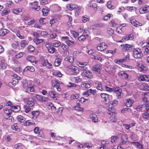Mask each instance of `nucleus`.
Instances as JSON below:
<instances>
[{
  "label": "nucleus",
  "instance_id": "1",
  "mask_svg": "<svg viewBox=\"0 0 149 149\" xmlns=\"http://www.w3.org/2000/svg\"><path fill=\"white\" fill-rule=\"evenodd\" d=\"M133 56L136 58L141 57L143 56L141 50L138 48L134 49L133 51Z\"/></svg>",
  "mask_w": 149,
  "mask_h": 149
},
{
  "label": "nucleus",
  "instance_id": "2",
  "mask_svg": "<svg viewBox=\"0 0 149 149\" xmlns=\"http://www.w3.org/2000/svg\"><path fill=\"white\" fill-rule=\"evenodd\" d=\"M81 75L84 77L91 79L93 78V76L92 72L88 70L86 71L83 72L81 73Z\"/></svg>",
  "mask_w": 149,
  "mask_h": 149
},
{
  "label": "nucleus",
  "instance_id": "3",
  "mask_svg": "<svg viewBox=\"0 0 149 149\" xmlns=\"http://www.w3.org/2000/svg\"><path fill=\"white\" fill-rule=\"evenodd\" d=\"M139 89L144 91H149V86L146 83H143L140 85Z\"/></svg>",
  "mask_w": 149,
  "mask_h": 149
},
{
  "label": "nucleus",
  "instance_id": "4",
  "mask_svg": "<svg viewBox=\"0 0 149 149\" xmlns=\"http://www.w3.org/2000/svg\"><path fill=\"white\" fill-rule=\"evenodd\" d=\"M113 89H114L113 91L117 93L118 98H121L123 95V94L122 93V89L119 87H116L115 88H113Z\"/></svg>",
  "mask_w": 149,
  "mask_h": 149
},
{
  "label": "nucleus",
  "instance_id": "5",
  "mask_svg": "<svg viewBox=\"0 0 149 149\" xmlns=\"http://www.w3.org/2000/svg\"><path fill=\"white\" fill-rule=\"evenodd\" d=\"M67 68L71 70V71L73 72L72 74L73 75H76L79 73V69L77 67L74 66H68Z\"/></svg>",
  "mask_w": 149,
  "mask_h": 149
},
{
  "label": "nucleus",
  "instance_id": "6",
  "mask_svg": "<svg viewBox=\"0 0 149 149\" xmlns=\"http://www.w3.org/2000/svg\"><path fill=\"white\" fill-rule=\"evenodd\" d=\"M52 86L55 88L58 91H60L61 90V88L60 87L59 83L55 80H52L51 81Z\"/></svg>",
  "mask_w": 149,
  "mask_h": 149
},
{
  "label": "nucleus",
  "instance_id": "7",
  "mask_svg": "<svg viewBox=\"0 0 149 149\" xmlns=\"http://www.w3.org/2000/svg\"><path fill=\"white\" fill-rule=\"evenodd\" d=\"M107 47V45L104 42H102L99 44L97 47V49L98 50L102 51L106 49Z\"/></svg>",
  "mask_w": 149,
  "mask_h": 149
},
{
  "label": "nucleus",
  "instance_id": "8",
  "mask_svg": "<svg viewBox=\"0 0 149 149\" xmlns=\"http://www.w3.org/2000/svg\"><path fill=\"white\" fill-rule=\"evenodd\" d=\"M101 97L104 99V102L106 104L109 103L110 102L109 95L107 94L102 93L100 95Z\"/></svg>",
  "mask_w": 149,
  "mask_h": 149
},
{
  "label": "nucleus",
  "instance_id": "9",
  "mask_svg": "<svg viewBox=\"0 0 149 149\" xmlns=\"http://www.w3.org/2000/svg\"><path fill=\"white\" fill-rule=\"evenodd\" d=\"M35 97L38 100L41 102H47L48 100V98L39 95H36Z\"/></svg>",
  "mask_w": 149,
  "mask_h": 149
},
{
  "label": "nucleus",
  "instance_id": "10",
  "mask_svg": "<svg viewBox=\"0 0 149 149\" xmlns=\"http://www.w3.org/2000/svg\"><path fill=\"white\" fill-rule=\"evenodd\" d=\"M132 45L128 44H125V45H122L121 46L123 48L122 49L123 51L125 52L126 51H130L132 49Z\"/></svg>",
  "mask_w": 149,
  "mask_h": 149
},
{
  "label": "nucleus",
  "instance_id": "11",
  "mask_svg": "<svg viewBox=\"0 0 149 149\" xmlns=\"http://www.w3.org/2000/svg\"><path fill=\"white\" fill-rule=\"evenodd\" d=\"M49 96H50L52 98H53L54 100H57V95L56 94V92L54 91L49 92L48 93Z\"/></svg>",
  "mask_w": 149,
  "mask_h": 149
},
{
  "label": "nucleus",
  "instance_id": "12",
  "mask_svg": "<svg viewBox=\"0 0 149 149\" xmlns=\"http://www.w3.org/2000/svg\"><path fill=\"white\" fill-rule=\"evenodd\" d=\"M145 106L144 104L142 105H138L136 106V109L137 111H145Z\"/></svg>",
  "mask_w": 149,
  "mask_h": 149
},
{
  "label": "nucleus",
  "instance_id": "13",
  "mask_svg": "<svg viewBox=\"0 0 149 149\" xmlns=\"http://www.w3.org/2000/svg\"><path fill=\"white\" fill-rule=\"evenodd\" d=\"M127 136L126 134H122L121 138L122 144L125 143L127 141Z\"/></svg>",
  "mask_w": 149,
  "mask_h": 149
},
{
  "label": "nucleus",
  "instance_id": "14",
  "mask_svg": "<svg viewBox=\"0 0 149 149\" xmlns=\"http://www.w3.org/2000/svg\"><path fill=\"white\" fill-rule=\"evenodd\" d=\"M26 88L27 89L25 91L26 92H28L29 91L33 92H35V91L33 85H31V86H30V85H29L27 86Z\"/></svg>",
  "mask_w": 149,
  "mask_h": 149
},
{
  "label": "nucleus",
  "instance_id": "15",
  "mask_svg": "<svg viewBox=\"0 0 149 149\" xmlns=\"http://www.w3.org/2000/svg\"><path fill=\"white\" fill-rule=\"evenodd\" d=\"M29 42L28 40H22L20 42V46L21 47H24L28 45Z\"/></svg>",
  "mask_w": 149,
  "mask_h": 149
},
{
  "label": "nucleus",
  "instance_id": "16",
  "mask_svg": "<svg viewBox=\"0 0 149 149\" xmlns=\"http://www.w3.org/2000/svg\"><path fill=\"white\" fill-rule=\"evenodd\" d=\"M0 64V69H4L7 68V65L4 60H1V63Z\"/></svg>",
  "mask_w": 149,
  "mask_h": 149
},
{
  "label": "nucleus",
  "instance_id": "17",
  "mask_svg": "<svg viewBox=\"0 0 149 149\" xmlns=\"http://www.w3.org/2000/svg\"><path fill=\"white\" fill-rule=\"evenodd\" d=\"M31 113L33 116V119H35L39 115L40 112L38 111H33Z\"/></svg>",
  "mask_w": 149,
  "mask_h": 149
},
{
  "label": "nucleus",
  "instance_id": "18",
  "mask_svg": "<svg viewBox=\"0 0 149 149\" xmlns=\"http://www.w3.org/2000/svg\"><path fill=\"white\" fill-rule=\"evenodd\" d=\"M102 54L100 53H96V57L95 60L100 61V62H102V59L101 57Z\"/></svg>",
  "mask_w": 149,
  "mask_h": 149
},
{
  "label": "nucleus",
  "instance_id": "19",
  "mask_svg": "<svg viewBox=\"0 0 149 149\" xmlns=\"http://www.w3.org/2000/svg\"><path fill=\"white\" fill-rule=\"evenodd\" d=\"M144 97L143 100L145 102H148V100L149 99V93H144Z\"/></svg>",
  "mask_w": 149,
  "mask_h": 149
},
{
  "label": "nucleus",
  "instance_id": "20",
  "mask_svg": "<svg viewBox=\"0 0 149 149\" xmlns=\"http://www.w3.org/2000/svg\"><path fill=\"white\" fill-rule=\"evenodd\" d=\"M8 31V30L7 29L1 28L0 29V36H5Z\"/></svg>",
  "mask_w": 149,
  "mask_h": 149
},
{
  "label": "nucleus",
  "instance_id": "21",
  "mask_svg": "<svg viewBox=\"0 0 149 149\" xmlns=\"http://www.w3.org/2000/svg\"><path fill=\"white\" fill-rule=\"evenodd\" d=\"M33 41L36 45H37L44 42V39H39L38 38H36L33 39Z\"/></svg>",
  "mask_w": 149,
  "mask_h": 149
},
{
  "label": "nucleus",
  "instance_id": "22",
  "mask_svg": "<svg viewBox=\"0 0 149 149\" xmlns=\"http://www.w3.org/2000/svg\"><path fill=\"white\" fill-rule=\"evenodd\" d=\"M20 109V107L19 106H13L12 108V110L14 112H17Z\"/></svg>",
  "mask_w": 149,
  "mask_h": 149
},
{
  "label": "nucleus",
  "instance_id": "23",
  "mask_svg": "<svg viewBox=\"0 0 149 149\" xmlns=\"http://www.w3.org/2000/svg\"><path fill=\"white\" fill-rule=\"evenodd\" d=\"M66 61H68V62L71 63V64L73 63L74 61L73 58L72 56H69L66 58L64 59Z\"/></svg>",
  "mask_w": 149,
  "mask_h": 149
},
{
  "label": "nucleus",
  "instance_id": "24",
  "mask_svg": "<svg viewBox=\"0 0 149 149\" xmlns=\"http://www.w3.org/2000/svg\"><path fill=\"white\" fill-rule=\"evenodd\" d=\"M61 63V60L60 58H57L55 59L54 62V65L55 66H58Z\"/></svg>",
  "mask_w": 149,
  "mask_h": 149
},
{
  "label": "nucleus",
  "instance_id": "25",
  "mask_svg": "<svg viewBox=\"0 0 149 149\" xmlns=\"http://www.w3.org/2000/svg\"><path fill=\"white\" fill-rule=\"evenodd\" d=\"M92 121L94 123H96L98 121V119L97 115L95 114H93L91 115Z\"/></svg>",
  "mask_w": 149,
  "mask_h": 149
},
{
  "label": "nucleus",
  "instance_id": "26",
  "mask_svg": "<svg viewBox=\"0 0 149 149\" xmlns=\"http://www.w3.org/2000/svg\"><path fill=\"white\" fill-rule=\"evenodd\" d=\"M17 118L19 122L23 123L25 120V118L21 116H17Z\"/></svg>",
  "mask_w": 149,
  "mask_h": 149
},
{
  "label": "nucleus",
  "instance_id": "27",
  "mask_svg": "<svg viewBox=\"0 0 149 149\" xmlns=\"http://www.w3.org/2000/svg\"><path fill=\"white\" fill-rule=\"evenodd\" d=\"M35 104V103L32 100H29L27 101V104L26 107H32Z\"/></svg>",
  "mask_w": 149,
  "mask_h": 149
},
{
  "label": "nucleus",
  "instance_id": "28",
  "mask_svg": "<svg viewBox=\"0 0 149 149\" xmlns=\"http://www.w3.org/2000/svg\"><path fill=\"white\" fill-rule=\"evenodd\" d=\"M133 103V101L132 100H128L126 103V106L128 107H131L132 106Z\"/></svg>",
  "mask_w": 149,
  "mask_h": 149
},
{
  "label": "nucleus",
  "instance_id": "29",
  "mask_svg": "<svg viewBox=\"0 0 149 149\" xmlns=\"http://www.w3.org/2000/svg\"><path fill=\"white\" fill-rule=\"evenodd\" d=\"M34 57L33 56H27L26 58L27 60L28 61H30L31 63H34L35 62Z\"/></svg>",
  "mask_w": 149,
  "mask_h": 149
},
{
  "label": "nucleus",
  "instance_id": "30",
  "mask_svg": "<svg viewBox=\"0 0 149 149\" xmlns=\"http://www.w3.org/2000/svg\"><path fill=\"white\" fill-rule=\"evenodd\" d=\"M143 118L144 119H147L149 117V111H146L145 113H144L142 115Z\"/></svg>",
  "mask_w": 149,
  "mask_h": 149
},
{
  "label": "nucleus",
  "instance_id": "31",
  "mask_svg": "<svg viewBox=\"0 0 149 149\" xmlns=\"http://www.w3.org/2000/svg\"><path fill=\"white\" fill-rule=\"evenodd\" d=\"M48 49L49 52L51 53H53L54 52L55 49L54 47H51L50 45H49Z\"/></svg>",
  "mask_w": 149,
  "mask_h": 149
},
{
  "label": "nucleus",
  "instance_id": "32",
  "mask_svg": "<svg viewBox=\"0 0 149 149\" xmlns=\"http://www.w3.org/2000/svg\"><path fill=\"white\" fill-rule=\"evenodd\" d=\"M129 60V54H128V55H126L122 59L123 63L127 62Z\"/></svg>",
  "mask_w": 149,
  "mask_h": 149
},
{
  "label": "nucleus",
  "instance_id": "33",
  "mask_svg": "<svg viewBox=\"0 0 149 149\" xmlns=\"http://www.w3.org/2000/svg\"><path fill=\"white\" fill-rule=\"evenodd\" d=\"M22 11V9L20 8H17L16 9H14L13 10V12L16 14H18V13L21 12Z\"/></svg>",
  "mask_w": 149,
  "mask_h": 149
},
{
  "label": "nucleus",
  "instance_id": "34",
  "mask_svg": "<svg viewBox=\"0 0 149 149\" xmlns=\"http://www.w3.org/2000/svg\"><path fill=\"white\" fill-rule=\"evenodd\" d=\"M65 42L68 46H73L74 45V41H71L69 40L65 41Z\"/></svg>",
  "mask_w": 149,
  "mask_h": 149
},
{
  "label": "nucleus",
  "instance_id": "35",
  "mask_svg": "<svg viewBox=\"0 0 149 149\" xmlns=\"http://www.w3.org/2000/svg\"><path fill=\"white\" fill-rule=\"evenodd\" d=\"M86 64L85 63V65H84L83 66H79V67H80L81 68L80 69V70H81L83 72H84V71H86L88 70L87 69L88 68L86 66Z\"/></svg>",
  "mask_w": 149,
  "mask_h": 149
},
{
  "label": "nucleus",
  "instance_id": "36",
  "mask_svg": "<svg viewBox=\"0 0 149 149\" xmlns=\"http://www.w3.org/2000/svg\"><path fill=\"white\" fill-rule=\"evenodd\" d=\"M28 50L29 52H33L35 50L34 47L32 45H29L28 47Z\"/></svg>",
  "mask_w": 149,
  "mask_h": 149
},
{
  "label": "nucleus",
  "instance_id": "37",
  "mask_svg": "<svg viewBox=\"0 0 149 149\" xmlns=\"http://www.w3.org/2000/svg\"><path fill=\"white\" fill-rule=\"evenodd\" d=\"M73 79L75 81V83H78L81 82L82 81V79L79 77H74L73 78Z\"/></svg>",
  "mask_w": 149,
  "mask_h": 149
},
{
  "label": "nucleus",
  "instance_id": "38",
  "mask_svg": "<svg viewBox=\"0 0 149 149\" xmlns=\"http://www.w3.org/2000/svg\"><path fill=\"white\" fill-rule=\"evenodd\" d=\"M80 101L79 100H77V104L76 106L74 107V108L76 110H79V108L80 107V104L79 103Z\"/></svg>",
  "mask_w": 149,
  "mask_h": 149
},
{
  "label": "nucleus",
  "instance_id": "39",
  "mask_svg": "<svg viewBox=\"0 0 149 149\" xmlns=\"http://www.w3.org/2000/svg\"><path fill=\"white\" fill-rule=\"evenodd\" d=\"M148 47L149 46L147 45L144 46L143 47V48L145 49L144 52V53L145 54H147L148 53V52H149V49L148 48Z\"/></svg>",
  "mask_w": 149,
  "mask_h": 149
},
{
  "label": "nucleus",
  "instance_id": "40",
  "mask_svg": "<svg viewBox=\"0 0 149 149\" xmlns=\"http://www.w3.org/2000/svg\"><path fill=\"white\" fill-rule=\"evenodd\" d=\"M12 46L15 49L18 48L19 46V42L17 41L15 43H13L12 44Z\"/></svg>",
  "mask_w": 149,
  "mask_h": 149
},
{
  "label": "nucleus",
  "instance_id": "41",
  "mask_svg": "<svg viewBox=\"0 0 149 149\" xmlns=\"http://www.w3.org/2000/svg\"><path fill=\"white\" fill-rule=\"evenodd\" d=\"M104 88L107 91L110 93H111L114 91L113 88H111L107 86H105L104 87Z\"/></svg>",
  "mask_w": 149,
  "mask_h": 149
},
{
  "label": "nucleus",
  "instance_id": "42",
  "mask_svg": "<svg viewBox=\"0 0 149 149\" xmlns=\"http://www.w3.org/2000/svg\"><path fill=\"white\" fill-rule=\"evenodd\" d=\"M82 86L84 87L87 89L91 87L90 84L89 83H83L82 84Z\"/></svg>",
  "mask_w": 149,
  "mask_h": 149
},
{
  "label": "nucleus",
  "instance_id": "43",
  "mask_svg": "<svg viewBox=\"0 0 149 149\" xmlns=\"http://www.w3.org/2000/svg\"><path fill=\"white\" fill-rule=\"evenodd\" d=\"M79 97V95L77 94H72L71 95L70 99L71 100L77 99Z\"/></svg>",
  "mask_w": 149,
  "mask_h": 149
},
{
  "label": "nucleus",
  "instance_id": "44",
  "mask_svg": "<svg viewBox=\"0 0 149 149\" xmlns=\"http://www.w3.org/2000/svg\"><path fill=\"white\" fill-rule=\"evenodd\" d=\"M137 22L136 21H134L133 20H130V22L131 24L136 27L138 26V23H137Z\"/></svg>",
  "mask_w": 149,
  "mask_h": 149
},
{
  "label": "nucleus",
  "instance_id": "45",
  "mask_svg": "<svg viewBox=\"0 0 149 149\" xmlns=\"http://www.w3.org/2000/svg\"><path fill=\"white\" fill-rule=\"evenodd\" d=\"M93 69L94 71L97 72L99 73H100V70L99 68V67L97 65H95Z\"/></svg>",
  "mask_w": 149,
  "mask_h": 149
},
{
  "label": "nucleus",
  "instance_id": "46",
  "mask_svg": "<svg viewBox=\"0 0 149 149\" xmlns=\"http://www.w3.org/2000/svg\"><path fill=\"white\" fill-rule=\"evenodd\" d=\"M97 89L102 91L103 90L102 88V84L101 82L100 81L98 83V85L97 87Z\"/></svg>",
  "mask_w": 149,
  "mask_h": 149
},
{
  "label": "nucleus",
  "instance_id": "47",
  "mask_svg": "<svg viewBox=\"0 0 149 149\" xmlns=\"http://www.w3.org/2000/svg\"><path fill=\"white\" fill-rule=\"evenodd\" d=\"M61 45V43L58 41H57L56 43H52V45H51L52 47H58Z\"/></svg>",
  "mask_w": 149,
  "mask_h": 149
},
{
  "label": "nucleus",
  "instance_id": "48",
  "mask_svg": "<svg viewBox=\"0 0 149 149\" xmlns=\"http://www.w3.org/2000/svg\"><path fill=\"white\" fill-rule=\"evenodd\" d=\"M107 32L110 35H112L114 33V30L111 28H109L107 29Z\"/></svg>",
  "mask_w": 149,
  "mask_h": 149
},
{
  "label": "nucleus",
  "instance_id": "49",
  "mask_svg": "<svg viewBox=\"0 0 149 149\" xmlns=\"http://www.w3.org/2000/svg\"><path fill=\"white\" fill-rule=\"evenodd\" d=\"M146 103L144 104V105L146 106L145 108V110H146V111H149V103H148L149 102H145Z\"/></svg>",
  "mask_w": 149,
  "mask_h": 149
},
{
  "label": "nucleus",
  "instance_id": "50",
  "mask_svg": "<svg viewBox=\"0 0 149 149\" xmlns=\"http://www.w3.org/2000/svg\"><path fill=\"white\" fill-rule=\"evenodd\" d=\"M147 11V9L146 7L144 8L139 10V12L140 13H146Z\"/></svg>",
  "mask_w": 149,
  "mask_h": 149
},
{
  "label": "nucleus",
  "instance_id": "51",
  "mask_svg": "<svg viewBox=\"0 0 149 149\" xmlns=\"http://www.w3.org/2000/svg\"><path fill=\"white\" fill-rule=\"evenodd\" d=\"M12 128L13 130H15V131H17L18 128V127L17 126V123L14 124L12 126Z\"/></svg>",
  "mask_w": 149,
  "mask_h": 149
},
{
  "label": "nucleus",
  "instance_id": "52",
  "mask_svg": "<svg viewBox=\"0 0 149 149\" xmlns=\"http://www.w3.org/2000/svg\"><path fill=\"white\" fill-rule=\"evenodd\" d=\"M78 39L80 41H84L85 40L86 38L84 36L81 35L79 37Z\"/></svg>",
  "mask_w": 149,
  "mask_h": 149
},
{
  "label": "nucleus",
  "instance_id": "53",
  "mask_svg": "<svg viewBox=\"0 0 149 149\" xmlns=\"http://www.w3.org/2000/svg\"><path fill=\"white\" fill-rule=\"evenodd\" d=\"M89 20V18H87L86 17H85L84 16H83L82 17V21L84 23L86 22H87Z\"/></svg>",
  "mask_w": 149,
  "mask_h": 149
},
{
  "label": "nucleus",
  "instance_id": "54",
  "mask_svg": "<svg viewBox=\"0 0 149 149\" xmlns=\"http://www.w3.org/2000/svg\"><path fill=\"white\" fill-rule=\"evenodd\" d=\"M127 10L129 11H131L132 10L135 9L136 10V8L134 6H128L127 8Z\"/></svg>",
  "mask_w": 149,
  "mask_h": 149
},
{
  "label": "nucleus",
  "instance_id": "55",
  "mask_svg": "<svg viewBox=\"0 0 149 149\" xmlns=\"http://www.w3.org/2000/svg\"><path fill=\"white\" fill-rule=\"evenodd\" d=\"M23 52H20L18 54H17L15 56L17 58H19L23 56Z\"/></svg>",
  "mask_w": 149,
  "mask_h": 149
},
{
  "label": "nucleus",
  "instance_id": "56",
  "mask_svg": "<svg viewBox=\"0 0 149 149\" xmlns=\"http://www.w3.org/2000/svg\"><path fill=\"white\" fill-rule=\"evenodd\" d=\"M73 36L74 37V38H78V36L79 35V34L76 32H73Z\"/></svg>",
  "mask_w": 149,
  "mask_h": 149
},
{
  "label": "nucleus",
  "instance_id": "57",
  "mask_svg": "<svg viewBox=\"0 0 149 149\" xmlns=\"http://www.w3.org/2000/svg\"><path fill=\"white\" fill-rule=\"evenodd\" d=\"M13 70L14 71L17 72H21L22 70V69L20 67H18L15 68H14Z\"/></svg>",
  "mask_w": 149,
  "mask_h": 149
},
{
  "label": "nucleus",
  "instance_id": "58",
  "mask_svg": "<svg viewBox=\"0 0 149 149\" xmlns=\"http://www.w3.org/2000/svg\"><path fill=\"white\" fill-rule=\"evenodd\" d=\"M126 38H127V35H126L122 39V40L119 41L118 42H124L125 40H128L129 39H127Z\"/></svg>",
  "mask_w": 149,
  "mask_h": 149
},
{
  "label": "nucleus",
  "instance_id": "59",
  "mask_svg": "<svg viewBox=\"0 0 149 149\" xmlns=\"http://www.w3.org/2000/svg\"><path fill=\"white\" fill-rule=\"evenodd\" d=\"M118 138L117 136H112L111 137V142L112 143H113L115 142L116 140Z\"/></svg>",
  "mask_w": 149,
  "mask_h": 149
},
{
  "label": "nucleus",
  "instance_id": "60",
  "mask_svg": "<svg viewBox=\"0 0 149 149\" xmlns=\"http://www.w3.org/2000/svg\"><path fill=\"white\" fill-rule=\"evenodd\" d=\"M31 125H33V124L32 123L29 122L28 120L26 121L24 123V126H28Z\"/></svg>",
  "mask_w": 149,
  "mask_h": 149
},
{
  "label": "nucleus",
  "instance_id": "61",
  "mask_svg": "<svg viewBox=\"0 0 149 149\" xmlns=\"http://www.w3.org/2000/svg\"><path fill=\"white\" fill-rule=\"evenodd\" d=\"M115 110V109H114L112 107H109L108 109V111H110L112 113V115H113V113H114Z\"/></svg>",
  "mask_w": 149,
  "mask_h": 149
},
{
  "label": "nucleus",
  "instance_id": "62",
  "mask_svg": "<svg viewBox=\"0 0 149 149\" xmlns=\"http://www.w3.org/2000/svg\"><path fill=\"white\" fill-rule=\"evenodd\" d=\"M69 6L70 8V10H72L74 9H76V6L75 5H74L73 4H69Z\"/></svg>",
  "mask_w": 149,
  "mask_h": 149
},
{
  "label": "nucleus",
  "instance_id": "63",
  "mask_svg": "<svg viewBox=\"0 0 149 149\" xmlns=\"http://www.w3.org/2000/svg\"><path fill=\"white\" fill-rule=\"evenodd\" d=\"M127 39H128L129 40H132L134 39V36L132 34L127 35Z\"/></svg>",
  "mask_w": 149,
  "mask_h": 149
},
{
  "label": "nucleus",
  "instance_id": "64",
  "mask_svg": "<svg viewBox=\"0 0 149 149\" xmlns=\"http://www.w3.org/2000/svg\"><path fill=\"white\" fill-rule=\"evenodd\" d=\"M8 10H4L1 13V15L2 16H5L7 15L8 13Z\"/></svg>",
  "mask_w": 149,
  "mask_h": 149
}]
</instances>
